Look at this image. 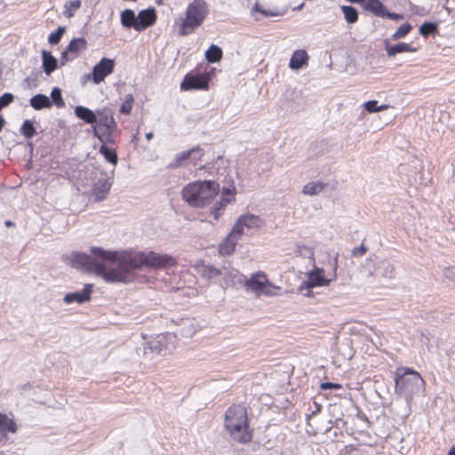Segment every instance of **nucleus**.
<instances>
[{"mask_svg":"<svg viewBox=\"0 0 455 455\" xmlns=\"http://www.w3.org/2000/svg\"><path fill=\"white\" fill-rule=\"evenodd\" d=\"M91 254L73 251L65 257V261L75 268L100 276L106 283H127L134 279L136 270L156 269L175 264V259L167 254L155 251H124L117 254L101 247L92 246Z\"/></svg>","mask_w":455,"mask_h":455,"instance_id":"1","label":"nucleus"},{"mask_svg":"<svg viewBox=\"0 0 455 455\" xmlns=\"http://www.w3.org/2000/svg\"><path fill=\"white\" fill-rule=\"evenodd\" d=\"M395 392L410 402L425 391V381L419 372L410 368H398L395 373Z\"/></svg>","mask_w":455,"mask_h":455,"instance_id":"2","label":"nucleus"},{"mask_svg":"<svg viewBox=\"0 0 455 455\" xmlns=\"http://www.w3.org/2000/svg\"><path fill=\"white\" fill-rule=\"evenodd\" d=\"M219 184L214 180L195 181L182 189L183 199L192 207H204L217 196Z\"/></svg>","mask_w":455,"mask_h":455,"instance_id":"3","label":"nucleus"},{"mask_svg":"<svg viewBox=\"0 0 455 455\" xmlns=\"http://www.w3.org/2000/svg\"><path fill=\"white\" fill-rule=\"evenodd\" d=\"M225 427L231 437L242 443L251 440V434L248 429L247 411L243 405H233L225 414Z\"/></svg>","mask_w":455,"mask_h":455,"instance_id":"4","label":"nucleus"},{"mask_svg":"<svg viewBox=\"0 0 455 455\" xmlns=\"http://www.w3.org/2000/svg\"><path fill=\"white\" fill-rule=\"evenodd\" d=\"M116 129L117 124L112 109L108 108H99L97 121L92 127L94 137L98 138L101 143L114 144Z\"/></svg>","mask_w":455,"mask_h":455,"instance_id":"5","label":"nucleus"},{"mask_svg":"<svg viewBox=\"0 0 455 455\" xmlns=\"http://www.w3.org/2000/svg\"><path fill=\"white\" fill-rule=\"evenodd\" d=\"M206 14V2L204 0H194L187 8L186 17L181 22L179 34L183 36L191 34L196 28L203 23Z\"/></svg>","mask_w":455,"mask_h":455,"instance_id":"6","label":"nucleus"},{"mask_svg":"<svg viewBox=\"0 0 455 455\" xmlns=\"http://www.w3.org/2000/svg\"><path fill=\"white\" fill-rule=\"evenodd\" d=\"M115 60L108 58H102L94 67L88 77L95 84H100L104 79L114 71Z\"/></svg>","mask_w":455,"mask_h":455,"instance_id":"7","label":"nucleus"},{"mask_svg":"<svg viewBox=\"0 0 455 455\" xmlns=\"http://www.w3.org/2000/svg\"><path fill=\"white\" fill-rule=\"evenodd\" d=\"M172 336L171 333L159 334L156 337L151 338L149 340L145 341L143 344V354L145 355L161 354L163 351L167 350V340Z\"/></svg>","mask_w":455,"mask_h":455,"instance_id":"8","label":"nucleus"},{"mask_svg":"<svg viewBox=\"0 0 455 455\" xmlns=\"http://www.w3.org/2000/svg\"><path fill=\"white\" fill-rule=\"evenodd\" d=\"M210 76L207 74L186 75L180 84V89L188 91L192 89L205 90L209 86Z\"/></svg>","mask_w":455,"mask_h":455,"instance_id":"9","label":"nucleus"},{"mask_svg":"<svg viewBox=\"0 0 455 455\" xmlns=\"http://www.w3.org/2000/svg\"><path fill=\"white\" fill-rule=\"evenodd\" d=\"M87 42L83 37L74 38L70 41L60 57V65H65L68 60L76 59L80 51L85 49Z\"/></svg>","mask_w":455,"mask_h":455,"instance_id":"10","label":"nucleus"},{"mask_svg":"<svg viewBox=\"0 0 455 455\" xmlns=\"http://www.w3.org/2000/svg\"><path fill=\"white\" fill-rule=\"evenodd\" d=\"M261 220L259 216L254 214H245L238 218L233 230L234 234H237L240 236L244 233V228L252 229L260 227Z\"/></svg>","mask_w":455,"mask_h":455,"instance_id":"11","label":"nucleus"},{"mask_svg":"<svg viewBox=\"0 0 455 455\" xmlns=\"http://www.w3.org/2000/svg\"><path fill=\"white\" fill-rule=\"evenodd\" d=\"M92 288V284L86 283L82 291L67 293L63 298V301L66 304H71L74 302L83 304L86 301H89L91 299Z\"/></svg>","mask_w":455,"mask_h":455,"instance_id":"12","label":"nucleus"},{"mask_svg":"<svg viewBox=\"0 0 455 455\" xmlns=\"http://www.w3.org/2000/svg\"><path fill=\"white\" fill-rule=\"evenodd\" d=\"M267 282V277L263 272H257L245 282L248 290H251L256 293L257 297L260 296V292Z\"/></svg>","mask_w":455,"mask_h":455,"instance_id":"13","label":"nucleus"},{"mask_svg":"<svg viewBox=\"0 0 455 455\" xmlns=\"http://www.w3.org/2000/svg\"><path fill=\"white\" fill-rule=\"evenodd\" d=\"M138 23L136 24V31H141L153 25L156 21V15L155 9L148 8L142 10L139 12Z\"/></svg>","mask_w":455,"mask_h":455,"instance_id":"14","label":"nucleus"},{"mask_svg":"<svg viewBox=\"0 0 455 455\" xmlns=\"http://www.w3.org/2000/svg\"><path fill=\"white\" fill-rule=\"evenodd\" d=\"M111 188V183L105 177L100 178L94 182L92 189V195L94 196L96 201L104 200L108 194Z\"/></svg>","mask_w":455,"mask_h":455,"instance_id":"15","label":"nucleus"},{"mask_svg":"<svg viewBox=\"0 0 455 455\" xmlns=\"http://www.w3.org/2000/svg\"><path fill=\"white\" fill-rule=\"evenodd\" d=\"M235 188L234 187L224 188L222 189L221 200L219 202L212 210L215 220H218L221 215L226 205L231 202L234 197Z\"/></svg>","mask_w":455,"mask_h":455,"instance_id":"16","label":"nucleus"},{"mask_svg":"<svg viewBox=\"0 0 455 455\" xmlns=\"http://www.w3.org/2000/svg\"><path fill=\"white\" fill-rule=\"evenodd\" d=\"M240 237L239 235L234 234L232 229L227 238L219 245L220 254L223 256L232 254Z\"/></svg>","mask_w":455,"mask_h":455,"instance_id":"17","label":"nucleus"},{"mask_svg":"<svg viewBox=\"0 0 455 455\" xmlns=\"http://www.w3.org/2000/svg\"><path fill=\"white\" fill-rule=\"evenodd\" d=\"M74 113L77 118L83 120L88 124H91L92 128L93 127L94 123L97 121L98 109L94 112L86 107L76 106L74 109Z\"/></svg>","mask_w":455,"mask_h":455,"instance_id":"18","label":"nucleus"},{"mask_svg":"<svg viewBox=\"0 0 455 455\" xmlns=\"http://www.w3.org/2000/svg\"><path fill=\"white\" fill-rule=\"evenodd\" d=\"M331 279H326L323 275V270L316 268L315 270L308 274V279L307 281V288L323 286L330 283Z\"/></svg>","mask_w":455,"mask_h":455,"instance_id":"19","label":"nucleus"},{"mask_svg":"<svg viewBox=\"0 0 455 455\" xmlns=\"http://www.w3.org/2000/svg\"><path fill=\"white\" fill-rule=\"evenodd\" d=\"M385 50L388 57H393L402 52H415L416 49L407 43H398L395 44H390L387 41L385 43Z\"/></svg>","mask_w":455,"mask_h":455,"instance_id":"20","label":"nucleus"},{"mask_svg":"<svg viewBox=\"0 0 455 455\" xmlns=\"http://www.w3.org/2000/svg\"><path fill=\"white\" fill-rule=\"evenodd\" d=\"M308 60V55L305 50L295 51L289 62L291 69L298 70L301 68Z\"/></svg>","mask_w":455,"mask_h":455,"instance_id":"21","label":"nucleus"},{"mask_svg":"<svg viewBox=\"0 0 455 455\" xmlns=\"http://www.w3.org/2000/svg\"><path fill=\"white\" fill-rule=\"evenodd\" d=\"M43 68L47 76H50L57 68V59L48 51H43Z\"/></svg>","mask_w":455,"mask_h":455,"instance_id":"22","label":"nucleus"},{"mask_svg":"<svg viewBox=\"0 0 455 455\" xmlns=\"http://www.w3.org/2000/svg\"><path fill=\"white\" fill-rule=\"evenodd\" d=\"M29 104L35 110H41L50 108L52 107V100L48 96L38 93L30 99Z\"/></svg>","mask_w":455,"mask_h":455,"instance_id":"23","label":"nucleus"},{"mask_svg":"<svg viewBox=\"0 0 455 455\" xmlns=\"http://www.w3.org/2000/svg\"><path fill=\"white\" fill-rule=\"evenodd\" d=\"M361 5L364 10L378 17H381L385 9L384 4L379 0H363Z\"/></svg>","mask_w":455,"mask_h":455,"instance_id":"24","label":"nucleus"},{"mask_svg":"<svg viewBox=\"0 0 455 455\" xmlns=\"http://www.w3.org/2000/svg\"><path fill=\"white\" fill-rule=\"evenodd\" d=\"M121 24L124 28H133L136 30L138 19L135 12L131 9H125L120 15Z\"/></svg>","mask_w":455,"mask_h":455,"instance_id":"25","label":"nucleus"},{"mask_svg":"<svg viewBox=\"0 0 455 455\" xmlns=\"http://www.w3.org/2000/svg\"><path fill=\"white\" fill-rule=\"evenodd\" d=\"M16 431L15 422L9 419L6 414L0 413V432L5 434L7 432L15 433Z\"/></svg>","mask_w":455,"mask_h":455,"instance_id":"26","label":"nucleus"},{"mask_svg":"<svg viewBox=\"0 0 455 455\" xmlns=\"http://www.w3.org/2000/svg\"><path fill=\"white\" fill-rule=\"evenodd\" d=\"M222 50L216 44H212L205 52V58L210 63L219 62L222 58Z\"/></svg>","mask_w":455,"mask_h":455,"instance_id":"27","label":"nucleus"},{"mask_svg":"<svg viewBox=\"0 0 455 455\" xmlns=\"http://www.w3.org/2000/svg\"><path fill=\"white\" fill-rule=\"evenodd\" d=\"M324 188L325 184L323 182H311L304 186L302 193L307 196H315L320 194Z\"/></svg>","mask_w":455,"mask_h":455,"instance_id":"28","label":"nucleus"},{"mask_svg":"<svg viewBox=\"0 0 455 455\" xmlns=\"http://www.w3.org/2000/svg\"><path fill=\"white\" fill-rule=\"evenodd\" d=\"M99 151L104 156L106 161L114 165L117 164L118 157L116 152L113 148H108L106 146V144L102 143Z\"/></svg>","mask_w":455,"mask_h":455,"instance_id":"29","label":"nucleus"},{"mask_svg":"<svg viewBox=\"0 0 455 455\" xmlns=\"http://www.w3.org/2000/svg\"><path fill=\"white\" fill-rule=\"evenodd\" d=\"M341 11L347 23L353 24L357 21L358 12L355 7L349 5H343L341 6Z\"/></svg>","mask_w":455,"mask_h":455,"instance_id":"30","label":"nucleus"},{"mask_svg":"<svg viewBox=\"0 0 455 455\" xmlns=\"http://www.w3.org/2000/svg\"><path fill=\"white\" fill-rule=\"evenodd\" d=\"M82 3L80 0H72L67 2L64 5L63 14L66 18H71L75 12L80 9Z\"/></svg>","mask_w":455,"mask_h":455,"instance_id":"31","label":"nucleus"},{"mask_svg":"<svg viewBox=\"0 0 455 455\" xmlns=\"http://www.w3.org/2000/svg\"><path fill=\"white\" fill-rule=\"evenodd\" d=\"M21 134L26 139H31L36 135V129L30 120H25L20 128Z\"/></svg>","mask_w":455,"mask_h":455,"instance_id":"32","label":"nucleus"},{"mask_svg":"<svg viewBox=\"0 0 455 455\" xmlns=\"http://www.w3.org/2000/svg\"><path fill=\"white\" fill-rule=\"evenodd\" d=\"M363 107L364 109L369 113L379 112L388 108V106L386 104L379 105L378 101L375 100L366 101Z\"/></svg>","mask_w":455,"mask_h":455,"instance_id":"33","label":"nucleus"},{"mask_svg":"<svg viewBox=\"0 0 455 455\" xmlns=\"http://www.w3.org/2000/svg\"><path fill=\"white\" fill-rule=\"evenodd\" d=\"M222 274H223L222 270H220V268H217L212 265L204 266L203 268V272H202L203 276H204L208 279L216 278L218 276L222 275Z\"/></svg>","mask_w":455,"mask_h":455,"instance_id":"34","label":"nucleus"},{"mask_svg":"<svg viewBox=\"0 0 455 455\" xmlns=\"http://www.w3.org/2000/svg\"><path fill=\"white\" fill-rule=\"evenodd\" d=\"M51 100L52 104L54 103L57 108H63L65 106V101L61 95V90L59 87H54L51 92Z\"/></svg>","mask_w":455,"mask_h":455,"instance_id":"35","label":"nucleus"},{"mask_svg":"<svg viewBox=\"0 0 455 455\" xmlns=\"http://www.w3.org/2000/svg\"><path fill=\"white\" fill-rule=\"evenodd\" d=\"M411 29L412 26L410 23H403L392 35L391 38L393 40H399L401 38H403Z\"/></svg>","mask_w":455,"mask_h":455,"instance_id":"36","label":"nucleus"},{"mask_svg":"<svg viewBox=\"0 0 455 455\" xmlns=\"http://www.w3.org/2000/svg\"><path fill=\"white\" fill-rule=\"evenodd\" d=\"M194 151L195 150L193 149V150H187V151L181 152L180 154H179L176 156L174 161H172L169 164L168 167L171 169H174V168L180 166V164L183 161L187 160Z\"/></svg>","mask_w":455,"mask_h":455,"instance_id":"37","label":"nucleus"},{"mask_svg":"<svg viewBox=\"0 0 455 455\" xmlns=\"http://www.w3.org/2000/svg\"><path fill=\"white\" fill-rule=\"evenodd\" d=\"M133 101V96L132 94H127L124 101L120 107V112L124 115H129L132 112Z\"/></svg>","mask_w":455,"mask_h":455,"instance_id":"38","label":"nucleus"},{"mask_svg":"<svg viewBox=\"0 0 455 455\" xmlns=\"http://www.w3.org/2000/svg\"><path fill=\"white\" fill-rule=\"evenodd\" d=\"M436 29V24L434 22H424L419 27V34L423 36H427L428 35L434 33Z\"/></svg>","mask_w":455,"mask_h":455,"instance_id":"39","label":"nucleus"},{"mask_svg":"<svg viewBox=\"0 0 455 455\" xmlns=\"http://www.w3.org/2000/svg\"><path fill=\"white\" fill-rule=\"evenodd\" d=\"M65 32L64 27H59L54 32L51 33L48 36V41L51 44H58Z\"/></svg>","mask_w":455,"mask_h":455,"instance_id":"40","label":"nucleus"},{"mask_svg":"<svg viewBox=\"0 0 455 455\" xmlns=\"http://www.w3.org/2000/svg\"><path fill=\"white\" fill-rule=\"evenodd\" d=\"M280 288L277 287V286H275L273 285L272 283H269V281L267 280V283H265L261 292H260V296L261 295H265L267 297H273V296H276L277 295V290H279Z\"/></svg>","mask_w":455,"mask_h":455,"instance_id":"41","label":"nucleus"},{"mask_svg":"<svg viewBox=\"0 0 455 455\" xmlns=\"http://www.w3.org/2000/svg\"><path fill=\"white\" fill-rule=\"evenodd\" d=\"M220 270H222L223 274L222 275L224 277H231V278H235V277H237L239 275V272L231 267H230V264L229 263H227L225 262L223 265H222V267L220 268Z\"/></svg>","mask_w":455,"mask_h":455,"instance_id":"42","label":"nucleus"},{"mask_svg":"<svg viewBox=\"0 0 455 455\" xmlns=\"http://www.w3.org/2000/svg\"><path fill=\"white\" fill-rule=\"evenodd\" d=\"M14 100V95L11 92H5L0 97V110L9 106Z\"/></svg>","mask_w":455,"mask_h":455,"instance_id":"43","label":"nucleus"},{"mask_svg":"<svg viewBox=\"0 0 455 455\" xmlns=\"http://www.w3.org/2000/svg\"><path fill=\"white\" fill-rule=\"evenodd\" d=\"M253 11L262 13L265 16H275L277 12L263 8L258 2L253 6Z\"/></svg>","mask_w":455,"mask_h":455,"instance_id":"44","label":"nucleus"},{"mask_svg":"<svg viewBox=\"0 0 455 455\" xmlns=\"http://www.w3.org/2000/svg\"><path fill=\"white\" fill-rule=\"evenodd\" d=\"M382 267H383L382 275L385 277L392 278L394 275V272H395L394 267L387 262H384L382 264Z\"/></svg>","mask_w":455,"mask_h":455,"instance_id":"45","label":"nucleus"},{"mask_svg":"<svg viewBox=\"0 0 455 455\" xmlns=\"http://www.w3.org/2000/svg\"><path fill=\"white\" fill-rule=\"evenodd\" d=\"M381 18H388V19L394 20H400L403 19V16L399 13L391 12L385 8L384 12L381 15Z\"/></svg>","mask_w":455,"mask_h":455,"instance_id":"46","label":"nucleus"},{"mask_svg":"<svg viewBox=\"0 0 455 455\" xmlns=\"http://www.w3.org/2000/svg\"><path fill=\"white\" fill-rule=\"evenodd\" d=\"M321 389L327 390V389H339L341 386L338 383H332V382H323L320 385Z\"/></svg>","mask_w":455,"mask_h":455,"instance_id":"47","label":"nucleus"},{"mask_svg":"<svg viewBox=\"0 0 455 455\" xmlns=\"http://www.w3.org/2000/svg\"><path fill=\"white\" fill-rule=\"evenodd\" d=\"M446 278L455 281V267H448L444 270Z\"/></svg>","mask_w":455,"mask_h":455,"instance_id":"48","label":"nucleus"},{"mask_svg":"<svg viewBox=\"0 0 455 455\" xmlns=\"http://www.w3.org/2000/svg\"><path fill=\"white\" fill-rule=\"evenodd\" d=\"M366 252V248L363 245H361L360 247H356L353 251L354 256H362Z\"/></svg>","mask_w":455,"mask_h":455,"instance_id":"49","label":"nucleus"},{"mask_svg":"<svg viewBox=\"0 0 455 455\" xmlns=\"http://www.w3.org/2000/svg\"><path fill=\"white\" fill-rule=\"evenodd\" d=\"M447 455H455V444L451 446Z\"/></svg>","mask_w":455,"mask_h":455,"instance_id":"50","label":"nucleus"},{"mask_svg":"<svg viewBox=\"0 0 455 455\" xmlns=\"http://www.w3.org/2000/svg\"><path fill=\"white\" fill-rule=\"evenodd\" d=\"M4 225H5L6 227H8V228H9V227H12L14 224H13V222H12V221H11V220H6V221L4 222Z\"/></svg>","mask_w":455,"mask_h":455,"instance_id":"51","label":"nucleus"},{"mask_svg":"<svg viewBox=\"0 0 455 455\" xmlns=\"http://www.w3.org/2000/svg\"><path fill=\"white\" fill-rule=\"evenodd\" d=\"M146 138H147L148 140H150L153 138V132H148L146 134Z\"/></svg>","mask_w":455,"mask_h":455,"instance_id":"52","label":"nucleus"},{"mask_svg":"<svg viewBox=\"0 0 455 455\" xmlns=\"http://www.w3.org/2000/svg\"><path fill=\"white\" fill-rule=\"evenodd\" d=\"M156 3L158 5H161V4H163L164 0H156Z\"/></svg>","mask_w":455,"mask_h":455,"instance_id":"53","label":"nucleus"},{"mask_svg":"<svg viewBox=\"0 0 455 455\" xmlns=\"http://www.w3.org/2000/svg\"><path fill=\"white\" fill-rule=\"evenodd\" d=\"M25 81L28 83V85H30V78H29V77H27V78L25 79Z\"/></svg>","mask_w":455,"mask_h":455,"instance_id":"54","label":"nucleus"}]
</instances>
